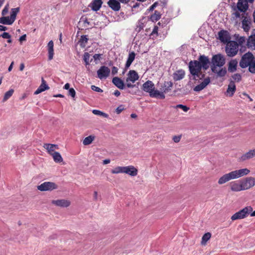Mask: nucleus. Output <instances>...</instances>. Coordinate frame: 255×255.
<instances>
[{
  "mask_svg": "<svg viewBox=\"0 0 255 255\" xmlns=\"http://www.w3.org/2000/svg\"><path fill=\"white\" fill-rule=\"evenodd\" d=\"M239 64L242 68L248 67L250 72L252 74L255 73V57L251 52H248L244 54Z\"/></svg>",
  "mask_w": 255,
  "mask_h": 255,
  "instance_id": "obj_1",
  "label": "nucleus"
},
{
  "mask_svg": "<svg viewBox=\"0 0 255 255\" xmlns=\"http://www.w3.org/2000/svg\"><path fill=\"white\" fill-rule=\"evenodd\" d=\"M142 90L148 93L149 96L151 98H159L160 99H165V95L162 92H159V91L155 90L154 83L150 80H148L143 84Z\"/></svg>",
  "mask_w": 255,
  "mask_h": 255,
  "instance_id": "obj_2",
  "label": "nucleus"
},
{
  "mask_svg": "<svg viewBox=\"0 0 255 255\" xmlns=\"http://www.w3.org/2000/svg\"><path fill=\"white\" fill-rule=\"evenodd\" d=\"M189 70L195 80L202 79L204 77L205 75L201 72L202 68L198 60H192L189 63Z\"/></svg>",
  "mask_w": 255,
  "mask_h": 255,
  "instance_id": "obj_3",
  "label": "nucleus"
},
{
  "mask_svg": "<svg viewBox=\"0 0 255 255\" xmlns=\"http://www.w3.org/2000/svg\"><path fill=\"white\" fill-rule=\"evenodd\" d=\"M19 7L11 9L10 16H3L0 17V23L5 25H11L15 20L16 15L19 12Z\"/></svg>",
  "mask_w": 255,
  "mask_h": 255,
  "instance_id": "obj_4",
  "label": "nucleus"
},
{
  "mask_svg": "<svg viewBox=\"0 0 255 255\" xmlns=\"http://www.w3.org/2000/svg\"><path fill=\"white\" fill-rule=\"evenodd\" d=\"M252 211V206H248L233 214L231 219L232 221L241 220L247 218Z\"/></svg>",
  "mask_w": 255,
  "mask_h": 255,
  "instance_id": "obj_5",
  "label": "nucleus"
},
{
  "mask_svg": "<svg viewBox=\"0 0 255 255\" xmlns=\"http://www.w3.org/2000/svg\"><path fill=\"white\" fill-rule=\"evenodd\" d=\"M239 50V45L237 42L229 41L227 43L225 51L229 57H234L237 55Z\"/></svg>",
  "mask_w": 255,
  "mask_h": 255,
  "instance_id": "obj_6",
  "label": "nucleus"
},
{
  "mask_svg": "<svg viewBox=\"0 0 255 255\" xmlns=\"http://www.w3.org/2000/svg\"><path fill=\"white\" fill-rule=\"evenodd\" d=\"M139 79L138 73L134 70H130L127 74L126 79V85L128 88H133L135 85L132 84Z\"/></svg>",
  "mask_w": 255,
  "mask_h": 255,
  "instance_id": "obj_7",
  "label": "nucleus"
},
{
  "mask_svg": "<svg viewBox=\"0 0 255 255\" xmlns=\"http://www.w3.org/2000/svg\"><path fill=\"white\" fill-rule=\"evenodd\" d=\"M225 58L221 54H218L212 57L211 67H222L225 64Z\"/></svg>",
  "mask_w": 255,
  "mask_h": 255,
  "instance_id": "obj_8",
  "label": "nucleus"
},
{
  "mask_svg": "<svg viewBox=\"0 0 255 255\" xmlns=\"http://www.w3.org/2000/svg\"><path fill=\"white\" fill-rule=\"evenodd\" d=\"M37 188L40 191H52L58 188V186L54 182H44L37 186Z\"/></svg>",
  "mask_w": 255,
  "mask_h": 255,
  "instance_id": "obj_9",
  "label": "nucleus"
},
{
  "mask_svg": "<svg viewBox=\"0 0 255 255\" xmlns=\"http://www.w3.org/2000/svg\"><path fill=\"white\" fill-rule=\"evenodd\" d=\"M110 69L108 67L102 66L97 72V77L101 80L106 79L110 75Z\"/></svg>",
  "mask_w": 255,
  "mask_h": 255,
  "instance_id": "obj_10",
  "label": "nucleus"
},
{
  "mask_svg": "<svg viewBox=\"0 0 255 255\" xmlns=\"http://www.w3.org/2000/svg\"><path fill=\"white\" fill-rule=\"evenodd\" d=\"M242 183L244 190H248L255 185V178L253 177H249L242 181Z\"/></svg>",
  "mask_w": 255,
  "mask_h": 255,
  "instance_id": "obj_11",
  "label": "nucleus"
},
{
  "mask_svg": "<svg viewBox=\"0 0 255 255\" xmlns=\"http://www.w3.org/2000/svg\"><path fill=\"white\" fill-rule=\"evenodd\" d=\"M234 179H237L244 176L248 175L250 173V170L248 168H242L232 171Z\"/></svg>",
  "mask_w": 255,
  "mask_h": 255,
  "instance_id": "obj_12",
  "label": "nucleus"
},
{
  "mask_svg": "<svg viewBox=\"0 0 255 255\" xmlns=\"http://www.w3.org/2000/svg\"><path fill=\"white\" fill-rule=\"evenodd\" d=\"M199 62H200V66L205 70H207L209 67L210 61L208 57L204 55H200L198 58Z\"/></svg>",
  "mask_w": 255,
  "mask_h": 255,
  "instance_id": "obj_13",
  "label": "nucleus"
},
{
  "mask_svg": "<svg viewBox=\"0 0 255 255\" xmlns=\"http://www.w3.org/2000/svg\"><path fill=\"white\" fill-rule=\"evenodd\" d=\"M255 157V148L251 149L243 154L239 159V161L243 162Z\"/></svg>",
  "mask_w": 255,
  "mask_h": 255,
  "instance_id": "obj_14",
  "label": "nucleus"
},
{
  "mask_svg": "<svg viewBox=\"0 0 255 255\" xmlns=\"http://www.w3.org/2000/svg\"><path fill=\"white\" fill-rule=\"evenodd\" d=\"M218 37L220 40L223 43H228L230 41L231 37L227 31L222 30L219 32Z\"/></svg>",
  "mask_w": 255,
  "mask_h": 255,
  "instance_id": "obj_15",
  "label": "nucleus"
},
{
  "mask_svg": "<svg viewBox=\"0 0 255 255\" xmlns=\"http://www.w3.org/2000/svg\"><path fill=\"white\" fill-rule=\"evenodd\" d=\"M232 179H235L233 173H232V171L226 173L224 175H223L222 176H221L218 180V183L220 185L223 184L228 181L232 180Z\"/></svg>",
  "mask_w": 255,
  "mask_h": 255,
  "instance_id": "obj_16",
  "label": "nucleus"
},
{
  "mask_svg": "<svg viewBox=\"0 0 255 255\" xmlns=\"http://www.w3.org/2000/svg\"><path fill=\"white\" fill-rule=\"evenodd\" d=\"M251 24V19L249 17H244L242 21V28L245 32H248L250 30Z\"/></svg>",
  "mask_w": 255,
  "mask_h": 255,
  "instance_id": "obj_17",
  "label": "nucleus"
},
{
  "mask_svg": "<svg viewBox=\"0 0 255 255\" xmlns=\"http://www.w3.org/2000/svg\"><path fill=\"white\" fill-rule=\"evenodd\" d=\"M124 169V173L130 176H135L137 174V169L132 165L125 166Z\"/></svg>",
  "mask_w": 255,
  "mask_h": 255,
  "instance_id": "obj_18",
  "label": "nucleus"
},
{
  "mask_svg": "<svg viewBox=\"0 0 255 255\" xmlns=\"http://www.w3.org/2000/svg\"><path fill=\"white\" fill-rule=\"evenodd\" d=\"M52 204L60 207H67L70 206V202L66 199L52 200Z\"/></svg>",
  "mask_w": 255,
  "mask_h": 255,
  "instance_id": "obj_19",
  "label": "nucleus"
},
{
  "mask_svg": "<svg viewBox=\"0 0 255 255\" xmlns=\"http://www.w3.org/2000/svg\"><path fill=\"white\" fill-rule=\"evenodd\" d=\"M247 46L249 48L255 49V29L253 31L247 41Z\"/></svg>",
  "mask_w": 255,
  "mask_h": 255,
  "instance_id": "obj_20",
  "label": "nucleus"
},
{
  "mask_svg": "<svg viewBox=\"0 0 255 255\" xmlns=\"http://www.w3.org/2000/svg\"><path fill=\"white\" fill-rule=\"evenodd\" d=\"M173 83L171 81H165L161 86L159 92H162L163 94L171 90Z\"/></svg>",
  "mask_w": 255,
  "mask_h": 255,
  "instance_id": "obj_21",
  "label": "nucleus"
},
{
  "mask_svg": "<svg viewBox=\"0 0 255 255\" xmlns=\"http://www.w3.org/2000/svg\"><path fill=\"white\" fill-rule=\"evenodd\" d=\"M210 78L209 77L206 78L202 82L194 88V91L196 92H199L202 90L210 83Z\"/></svg>",
  "mask_w": 255,
  "mask_h": 255,
  "instance_id": "obj_22",
  "label": "nucleus"
},
{
  "mask_svg": "<svg viewBox=\"0 0 255 255\" xmlns=\"http://www.w3.org/2000/svg\"><path fill=\"white\" fill-rule=\"evenodd\" d=\"M109 7L114 11H119L121 8V4L118 0H109L108 2Z\"/></svg>",
  "mask_w": 255,
  "mask_h": 255,
  "instance_id": "obj_23",
  "label": "nucleus"
},
{
  "mask_svg": "<svg viewBox=\"0 0 255 255\" xmlns=\"http://www.w3.org/2000/svg\"><path fill=\"white\" fill-rule=\"evenodd\" d=\"M113 83L120 89H124L126 86L124 81L118 77H115L113 78Z\"/></svg>",
  "mask_w": 255,
  "mask_h": 255,
  "instance_id": "obj_24",
  "label": "nucleus"
},
{
  "mask_svg": "<svg viewBox=\"0 0 255 255\" xmlns=\"http://www.w3.org/2000/svg\"><path fill=\"white\" fill-rule=\"evenodd\" d=\"M230 188L232 191L239 192L244 190L242 182L240 184L236 181L232 182L230 183Z\"/></svg>",
  "mask_w": 255,
  "mask_h": 255,
  "instance_id": "obj_25",
  "label": "nucleus"
},
{
  "mask_svg": "<svg viewBox=\"0 0 255 255\" xmlns=\"http://www.w3.org/2000/svg\"><path fill=\"white\" fill-rule=\"evenodd\" d=\"M41 84L39 86V87L37 88V89L34 92L35 95H37L40 94V93L49 89L48 86L46 84V81L44 80L43 78H42L41 80Z\"/></svg>",
  "mask_w": 255,
  "mask_h": 255,
  "instance_id": "obj_26",
  "label": "nucleus"
},
{
  "mask_svg": "<svg viewBox=\"0 0 255 255\" xmlns=\"http://www.w3.org/2000/svg\"><path fill=\"white\" fill-rule=\"evenodd\" d=\"M238 9L242 12H245L248 8L247 0H239L237 3Z\"/></svg>",
  "mask_w": 255,
  "mask_h": 255,
  "instance_id": "obj_27",
  "label": "nucleus"
},
{
  "mask_svg": "<svg viewBox=\"0 0 255 255\" xmlns=\"http://www.w3.org/2000/svg\"><path fill=\"white\" fill-rule=\"evenodd\" d=\"M238 62L237 59H232L228 63V71L233 73L237 70Z\"/></svg>",
  "mask_w": 255,
  "mask_h": 255,
  "instance_id": "obj_28",
  "label": "nucleus"
},
{
  "mask_svg": "<svg viewBox=\"0 0 255 255\" xmlns=\"http://www.w3.org/2000/svg\"><path fill=\"white\" fill-rule=\"evenodd\" d=\"M211 70L213 73L217 74V76L220 77L225 76L227 73V70L225 67L218 70V67H211Z\"/></svg>",
  "mask_w": 255,
  "mask_h": 255,
  "instance_id": "obj_29",
  "label": "nucleus"
},
{
  "mask_svg": "<svg viewBox=\"0 0 255 255\" xmlns=\"http://www.w3.org/2000/svg\"><path fill=\"white\" fill-rule=\"evenodd\" d=\"M103 2L102 0H94L90 3V7L94 11H98L101 8Z\"/></svg>",
  "mask_w": 255,
  "mask_h": 255,
  "instance_id": "obj_30",
  "label": "nucleus"
},
{
  "mask_svg": "<svg viewBox=\"0 0 255 255\" xmlns=\"http://www.w3.org/2000/svg\"><path fill=\"white\" fill-rule=\"evenodd\" d=\"M236 88L234 82L233 81H231L228 85V87L227 90V94L229 95L230 97H232L234 95L236 91Z\"/></svg>",
  "mask_w": 255,
  "mask_h": 255,
  "instance_id": "obj_31",
  "label": "nucleus"
},
{
  "mask_svg": "<svg viewBox=\"0 0 255 255\" xmlns=\"http://www.w3.org/2000/svg\"><path fill=\"white\" fill-rule=\"evenodd\" d=\"M185 76V72L183 70H179L176 71L173 75V79L175 81H179L182 79Z\"/></svg>",
  "mask_w": 255,
  "mask_h": 255,
  "instance_id": "obj_32",
  "label": "nucleus"
},
{
  "mask_svg": "<svg viewBox=\"0 0 255 255\" xmlns=\"http://www.w3.org/2000/svg\"><path fill=\"white\" fill-rule=\"evenodd\" d=\"M54 44L52 40H50L47 45L48 51V59L51 60L53 58L54 55V49H53Z\"/></svg>",
  "mask_w": 255,
  "mask_h": 255,
  "instance_id": "obj_33",
  "label": "nucleus"
},
{
  "mask_svg": "<svg viewBox=\"0 0 255 255\" xmlns=\"http://www.w3.org/2000/svg\"><path fill=\"white\" fill-rule=\"evenodd\" d=\"M135 54L134 52H131L129 53L128 58L126 64V67L128 68L130 65L131 64L132 62L133 61V60L135 59Z\"/></svg>",
  "mask_w": 255,
  "mask_h": 255,
  "instance_id": "obj_34",
  "label": "nucleus"
},
{
  "mask_svg": "<svg viewBox=\"0 0 255 255\" xmlns=\"http://www.w3.org/2000/svg\"><path fill=\"white\" fill-rule=\"evenodd\" d=\"M95 136L94 135H89L84 139L83 144L84 145H89L93 142Z\"/></svg>",
  "mask_w": 255,
  "mask_h": 255,
  "instance_id": "obj_35",
  "label": "nucleus"
},
{
  "mask_svg": "<svg viewBox=\"0 0 255 255\" xmlns=\"http://www.w3.org/2000/svg\"><path fill=\"white\" fill-rule=\"evenodd\" d=\"M51 155L53 157L54 161L56 162H61L63 161L61 155L58 152H54Z\"/></svg>",
  "mask_w": 255,
  "mask_h": 255,
  "instance_id": "obj_36",
  "label": "nucleus"
},
{
  "mask_svg": "<svg viewBox=\"0 0 255 255\" xmlns=\"http://www.w3.org/2000/svg\"><path fill=\"white\" fill-rule=\"evenodd\" d=\"M125 166H117L111 170L112 174L124 173Z\"/></svg>",
  "mask_w": 255,
  "mask_h": 255,
  "instance_id": "obj_37",
  "label": "nucleus"
},
{
  "mask_svg": "<svg viewBox=\"0 0 255 255\" xmlns=\"http://www.w3.org/2000/svg\"><path fill=\"white\" fill-rule=\"evenodd\" d=\"M43 147L47 150L48 153L50 155L53 154L55 152L54 148L50 143H45L43 145Z\"/></svg>",
  "mask_w": 255,
  "mask_h": 255,
  "instance_id": "obj_38",
  "label": "nucleus"
},
{
  "mask_svg": "<svg viewBox=\"0 0 255 255\" xmlns=\"http://www.w3.org/2000/svg\"><path fill=\"white\" fill-rule=\"evenodd\" d=\"M161 17L160 13L157 10H155L153 14L150 16V19L151 21L155 22L158 20Z\"/></svg>",
  "mask_w": 255,
  "mask_h": 255,
  "instance_id": "obj_39",
  "label": "nucleus"
},
{
  "mask_svg": "<svg viewBox=\"0 0 255 255\" xmlns=\"http://www.w3.org/2000/svg\"><path fill=\"white\" fill-rule=\"evenodd\" d=\"M211 234L210 233L205 234L202 238L201 244L205 245L207 242L211 238Z\"/></svg>",
  "mask_w": 255,
  "mask_h": 255,
  "instance_id": "obj_40",
  "label": "nucleus"
},
{
  "mask_svg": "<svg viewBox=\"0 0 255 255\" xmlns=\"http://www.w3.org/2000/svg\"><path fill=\"white\" fill-rule=\"evenodd\" d=\"M14 90L13 89H10L7 92H6L4 95L3 98L2 99V102H5L13 94Z\"/></svg>",
  "mask_w": 255,
  "mask_h": 255,
  "instance_id": "obj_41",
  "label": "nucleus"
},
{
  "mask_svg": "<svg viewBox=\"0 0 255 255\" xmlns=\"http://www.w3.org/2000/svg\"><path fill=\"white\" fill-rule=\"evenodd\" d=\"M92 113L94 115L102 116V117L106 118H108L109 117V115L107 114L104 113L102 111H100L99 110H93L92 111Z\"/></svg>",
  "mask_w": 255,
  "mask_h": 255,
  "instance_id": "obj_42",
  "label": "nucleus"
},
{
  "mask_svg": "<svg viewBox=\"0 0 255 255\" xmlns=\"http://www.w3.org/2000/svg\"><path fill=\"white\" fill-rule=\"evenodd\" d=\"M0 37H1L4 39H7V42L9 43L12 42V40L11 39V35L7 32H4L3 33L0 35Z\"/></svg>",
  "mask_w": 255,
  "mask_h": 255,
  "instance_id": "obj_43",
  "label": "nucleus"
},
{
  "mask_svg": "<svg viewBox=\"0 0 255 255\" xmlns=\"http://www.w3.org/2000/svg\"><path fill=\"white\" fill-rule=\"evenodd\" d=\"M143 19V18H142L141 19H139L138 21V23H137V24L136 26V30L137 32H139L141 29H143V28L144 27L143 22L142 21Z\"/></svg>",
  "mask_w": 255,
  "mask_h": 255,
  "instance_id": "obj_44",
  "label": "nucleus"
},
{
  "mask_svg": "<svg viewBox=\"0 0 255 255\" xmlns=\"http://www.w3.org/2000/svg\"><path fill=\"white\" fill-rule=\"evenodd\" d=\"M90 57V55L88 52H85L84 54L83 59L85 62L86 65L89 64V58Z\"/></svg>",
  "mask_w": 255,
  "mask_h": 255,
  "instance_id": "obj_45",
  "label": "nucleus"
},
{
  "mask_svg": "<svg viewBox=\"0 0 255 255\" xmlns=\"http://www.w3.org/2000/svg\"><path fill=\"white\" fill-rule=\"evenodd\" d=\"M175 108L181 109L183 111H184L185 112H187L189 110V108H188V107H187L185 105H181V104H179V105H176Z\"/></svg>",
  "mask_w": 255,
  "mask_h": 255,
  "instance_id": "obj_46",
  "label": "nucleus"
},
{
  "mask_svg": "<svg viewBox=\"0 0 255 255\" xmlns=\"http://www.w3.org/2000/svg\"><path fill=\"white\" fill-rule=\"evenodd\" d=\"M241 75L240 74L236 73L232 76V78L234 81L239 82L241 80Z\"/></svg>",
  "mask_w": 255,
  "mask_h": 255,
  "instance_id": "obj_47",
  "label": "nucleus"
},
{
  "mask_svg": "<svg viewBox=\"0 0 255 255\" xmlns=\"http://www.w3.org/2000/svg\"><path fill=\"white\" fill-rule=\"evenodd\" d=\"M8 9H9V5L8 4H7L6 5H5L4 7L3 8V9H2V10L1 11V14L2 16H5V15H6V14L7 13V12L8 11Z\"/></svg>",
  "mask_w": 255,
  "mask_h": 255,
  "instance_id": "obj_48",
  "label": "nucleus"
},
{
  "mask_svg": "<svg viewBox=\"0 0 255 255\" xmlns=\"http://www.w3.org/2000/svg\"><path fill=\"white\" fill-rule=\"evenodd\" d=\"M181 137V135H175L173 136L172 140L174 141V142L178 143L180 141Z\"/></svg>",
  "mask_w": 255,
  "mask_h": 255,
  "instance_id": "obj_49",
  "label": "nucleus"
},
{
  "mask_svg": "<svg viewBox=\"0 0 255 255\" xmlns=\"http://www.w3.org/2000/svg\"><path fill=\"white\" fill-rule=\"evenodd\" d=\"M91 89L97 92L100 93L103 92V90L101 88L94 85L91 86Z\"/></svg>",
  "mask_w": 255,
  "mask_h": 255,
  "instance_id": "obj_50",
  "label": "nucleus"
},
{
  "mask_svg": "<svg viewBox=\"0 0 255 255\" xmlns=\"http://www.w3.org/2000/svg\"><path fill=\"white\" fill-rule=\"evenodd\" d=\"M124 110V108L123 105H120L116 109V112L117 114H120L123 110Z\"/></svg>",
  "mask_w": 255,
  "mask_h": 255,
  "instance_id": "obj_51",
  "label": "nucleus"
},
{
  "mask_svg": "<svg viewBox=\"0 0 255 255\" xmlns=\"http://www.w3.org/2000/svg\"><path fill=\"white\" fill-rule=\"evenodd\" d=\"M69 94L73 98L75 97L76 92L73 88H70L69 90Z\"/></svg>",
  "mask_w": 255,
  "mask_h": 255,
  "instance_id": "obj_52",
  "label": "nucleus"
},
{
  "mask_svg": "<svg viewBox=\"0 0 255 255\" xmlns=\"http://www.w3.org/2000/svg\"><path fill=\"white\" fill-rule=\"evenodd\" d=\"M118 68L116 67H113L112 69V74L115 75L118 73Z\"/></svg>",
  "mask_w": 255,
  "mask_h": 255,
  "instance_id": "obj_53",
  "label": "nucleus"
},
{
  "mask_svg": "<svg viewBox=\"0 0 255 255\" xmlns=\"http://www.w3.org/2000/svg\"><path fill=\"white\" fill-rule=\"evenodd\" d=\"M80 40L82 42L87 43L88 40V38H87V35H82L81 36V37Z\"/></svg>",
  "mask_w": 255,
  "mask_h": 255,
  "instance_id": "obj_54",
  "label": "nucleus"
},
{
  "mask_svg": "<svg viewBox=\"0 0 255 255\" xmlns=\"http://www.w3.org/2000/svg\"><path fill=\"white\" fill-rule=\"evenodd\" d=\"M246 37L244 36H242L239 38L238 41L240 44H242L246 42Z\"/></svg>",
  "mask_w": 255,
  "mask_h": 255,
  "instance_id": "obj_55",
  "label": "nucleus"
},
{
  "mask_svg": "<svg viewBox=\"0 0 255 255\" xmlns=\"http://www.w3.org/2000/svg\"><path fill=\"white\" fill-rule=\"evenodd\" d=\"M158 27L157 26H155L152 30L151 34H157Z\"/></svg>",
  "mask_w": 255,
  "mask_h": 255,
  "instance_id": "obj_56",
  "label": "nucleus"
},
{
  "mask_svg": "<svg viewBox=\"0 0 255 255\" xmlns=\"http://www.w3.org/2000/svg\"><path fill=\"white\" fill-rule=\"evenodd\" d=\"M157 4V2H154L151 6H150V7L149 8V10L152 11L155 8V7L156 6Z\"/></svg>",
  "mask_w": 255,
  "mask_h": 255,
  "instance_id": "obj_57",
  "label": "nucleus"
},
{
  "mask_svg": "<svg viewBox=\"0 0 255 255\" xmlns=\"http://www.w3.org/2000/svg\"><path fill=\"white\" fill-rule=\"evenodd\" d=\"M101 57V55L100 54H95L94 56H93V58L95 60H99L100 59Z\"/></svg>",
  "mask_w": 255,
  "mask_h": 255,
  "instance_id": "obj_58",
  "label": "nucleus"
},
{
  "mask_svg": "<svg viewBox=\"0 0 255 255\" xmlns=\"http://www.w3.org/2000/svg\"><path fill=\"white\" fill-rule=\"evenodd\" d=\"M26 40V34H24L20 37L19 41L20 42Z\"/></svg>",
  "mask_w": 255,
  "mask_h": 255,
  "instance_id": "obj_59",
  "label": "nucleus"
},
{
  "mask_svg": "<svg viewBox=\"0 0 255 255\" xmlns=\"http://www.w3.org/2000/svg\"><path fill=\"white\" fill-rule=\"evenodd\" d=\"M7 29V28L6 26L0 25V31H5Z\"/></svg>",
  "mask_w": 255,
  "mask_h": 255,
  "instance_id": "obj_60",
  "label": "nucleus"
},
{
  "mask_svg": "<svg viewBox=\"0 0 255 255\" xmlns=\"http://www.w3.org/2000/svg\"><path fill=\"white\" fill-rule=\"evenodd\" d=\"M120 2L122 3L127 4L128 3L130 0H118Z\"/></svg>",
  "mask_w": 255,
  "mask_h": 255,
  "instance_id": "obj_61",
  "label": "nucleus"
},
{
  "mask_svg": "<svg viewBox=\"0 0 255 255\" xmlns=\"http://www.w3.org/2000/svg\"><path fill=\"white\" fill-rule=\"evenodd\" d=\"M14 64V62H12L9 65V67L8 68V71L10 72L12 69L13 65Z\"/></svg>",
  "mask_w": 255,
  "mask_h": 255,
  "instance_id": "obj_62",
  "label": "nucleus"
},
{
  "mask_svg": "<svg viewBox=\"0 0 255 255\" xmlns=\"http://www.w3.org/2000/svg\"><path fill=\"white\" fill-rule=\"evenodd\" d=\"M249 215L251 217H255V210L254 211H253V208L252 207V211L251 212V213H250Z\"/></svg>",
  "mask_w": 255,
  "mask_h": 255,
  "instance_id": "obj_63",
  "label": "nucleus"
},
{
  "mask_svg": "<svg viewBox=\"0 0 255 255\" xmlns=\"http://www.w3.org/2000/svg\"><path fill=\"white\" fill-rule=\"evenodd\" d=\"M114 94L115 96H117V97H118L121 94V93L118 90H116L115 91L114 93Z\"/></svg>",
  "mask_w": 255,
  "mask_h": 255,
  "instance_id": "obj_64",
  "label": "nucleus"
}]
</instances>
